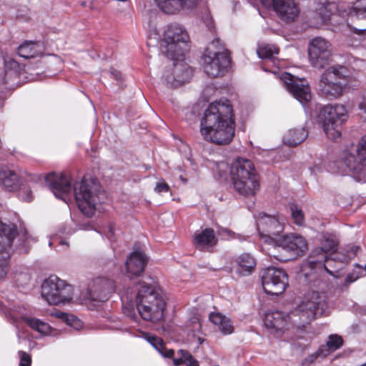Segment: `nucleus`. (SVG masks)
Wrapping results in <instances>:
<instances>
[{
	"mask_svg": "<svg viewBox=\"0 0 366 366\" xmlns=\"http://www.w3.org/2000/svg\"><path fill=\"white\" fill-rule=\"evenodd\" d=\"M234 132L233 109L229 101L211 103L200 122V133L204 139L217 145H227L233 139Z\"/></svg>",
	"mask_w": 366,
	"mask_h": 366,
	"instance_id": "f257e3e1",
	"label": "nucleus"
},
{
	"mask_svg": "<svg viewBox=\"0 0 366 366\" xmlns=\"http://www.w3.org/2000/svg\"><path fill=\"white\" fill-rule=\"evenodd\" d=\"M135 303L138 312L144 320L158 322L164 319L167 298L159 285L140 282Z\"/></svg>",
	"mask_w": 366,
	"mask_h": 366,
	"instance_id": "f03ea898",
	"label": "nucleus"
},
{
	"mask_svg": "<svg viewBox=\"0 0 366 366\" xmlns=\"http://www.w3.org/2000/svg\"><path fill=\"white\" fill-rule=\"evenodd\" d=\"M229 174L233 188L238 194L249 197L259 190V174L251 160L237 158L231 164Z\"/></svg>",
	"mask_w": 366,
	"mask_h": 366,
	"instance_id": "7ed1b4c3",
	"label": "nucleus"
},
{
	"mask_svg": "<svg viewBox=\"0 0 366 366\" xmlns=\"http://www.w3.org/2000/svg\"><path fill=\"white\" fill-rule=\"evenodd\" d=\"M189 39L187 31L181 25L171 24L164 31L160 44L161 51L168 59L177 60L188 49Z\"/></svg>",
	"mask_w": 366,
	"mask_h": 366,
	"instance_id": "20e7f679",
	"label": "nucleus"
},
{
	"mask_svg": "<svg viewBox=\"0 0 366 366\" xmlns=\"http://www.w3.org/2000/svg\"><path fill=\"white\" fill-rule=\"evenodd\" d=\"M74 197L81 212L92 217L96 210V204L100 200V185L95 180L82 179L74 186Z\"/></svg>",
	"mask_w": 366,
	"mask_h": 366,
	"instance_id": "39448f33",
	"label": "nucleus"
},
{
	"mask_svg": "<svg viewBox=\"0 0 366 366\" xmlns=\"http://www.w3.org/2000/svg\"><path fill=\"white\" fill-rule=\"evenodd\" d=\"M271 255L281 262H287L303 255L308 246L305 239L300 235H284L274 241Z\"/></svg>",
	"mask_w": 366,
	"mask_h": 366,
	"instance_id": "423d86ee",
	"label": "nucleus"
},
{
	"mask_svg": "<svg viewBox=\"0 0 366 366\" xmlns=\"http://www.w3.org/2000/svg\"><path fill=\"white\" fill-rule=\"evenodd\" d=\"M219 39L212 41L203 55V69L204 72L211 77L223 75L225 69L230 64V57L227 49L218 46Z\"/></svg>",
	"mask_w": 366,
	"mask_h": 366,
	"instance_id": "0eeeda50",
	"label": "nucleus"
},
{
	"mask_svg": "<svg viewBox=\"0 0 366 366\" xmlns=\"http://www.w3.org/2000/svg\"><path fill=\"white\" fill-rule=\"evenodd\" d=\"M347 117V112L342 104L327 105L321 109L320 121L329 139L336 140L340 137L342 125Z\"/></svg>",
	"mask_w": 366,
	"mask_h": 366,
	"instance_id": "6e6552de",
	"label": "nucleus"
},
{
	"mask_svg": "<svg viewBox=\"0 0 366 366\" xmlns=\"http://www.w3.org/2000/svg\"><path fill=\"white\" fill-rule=\"evenodd\" d=\"M327 297L317 292L308 293L297 307L294 317L299 316L302 325L308 324L316 316L328 315Z\"/></svg>",
	"mask_w": 366,
	"mask_h": 366,
	"instance_id": "1a4fd4ad",
	"label": "nucleus"
},
{
	"mask_svg": "<svg viewBox=\"0 0 366 366\" xmlns=\"http://www.w3.org/2000/svg\"><path fill=\"white\" fill-rule=\"evenodd\" d=\"M41 294L49 305H64L72 300L73 287L58 277L51 275L43 282Z\"/></svg>",
	"mask_w": 366,
	"mask_h": 366,
	"instance_id": "9d476101",
	"label": "nucleus"
},
{
	"mask_svg": "<svg viewBox=\"0 0 366 366\" xmlns=\"http://www.w3.org/2000/svg\"><path fill=\"white\" fill-rule=\"evenodd\" d=\"M346 69L344 66H330L321 76L319 88L322 95L326 98L332 99L342 94L343 87L338 79L344 78L346 75Z\"/></svg>",
	"mask_w": 366,
	"mask_h": 366,
	"instance_id": "9b49d317",
	"label": "nucleus"
},
{
	"mask_svg": "<svg viewBox=\"0 0 366 366\" xmlns=\"http://www.w3.org/2000/svg\"><path fill=\"white\" fill-rule=\"evenodd\" d=\"M262 284L265 293L277 296L289 285L288 275L282 269L269 267L263 271Z\"/></svg>",
	"mask_w": 366,
	"mask_h": 366,
	"instance_id": "f8f14e48",
	"label": "nucleus"
},
{
	"mask_svg": "<svg viewBox=\"0 0 366 366\" xmlns=\"http://www.w3.org/2000/svg\"><path fill=\"white\" fill-rule=\"evenodd\" d=\"M16 234L14 225L0 221V280L4 279L9 272L10 251Z\"/></svg>",
	"mask_w": 366,
	"mask_h": 366,
	"instance_id": "ddd939ff",
	"label": "nucleus"
},
{
	"mask_svg": "<svg viewBox=\"0 0 366 366\" xmlns=\"http://www.w3.org/2000/svg\"><path fill=\"white\" fill-rule=\"evenodd\" d=\"M308 54L312 66L317 69H322L330 60L332 46L323 38H314L310 42Z\"/></svg>",
	"mask_w": 366,
	"mask_h": 366,
	"instance_id": "4468645a",
	"label": "nucleus"
},
{
	"mask_svg": "<svg viewBox=\"0 0 366 366\" xmlns=\"http://www.w3.org/2000/svg\"><path fill=\"white\" fill-rule=\"evenodd\" d=\"M280 79L289 92L301 104H306L311 100V89L307 79L298 78L287 72L282 73Z\"/></svg>",
	"mask_w": 366,
	"mask_h": 366,
	"instance_id": "2eb2a0df",
	"label": "nucleus"
},
{
	"mask_svg": "<svg viewBox=\"0 0 366 366\" xmlns=\"http://www.w3.org/2000/svg\"><path fill=\"white\" fill-rule=\"evenodd\" d=\"M45 181L56 197L67 202L71 191V180L68 175L51 173L46 177Z\"/></svg>",
	"mask_w": 366,
	"mask_h": 366,
	"instance_id": "dca6fc26",
	"label": "nucleus"
},
{
	"mask_svg": "<svg viewBox=\"0 0 366 366\" xmlns=\"http://www.w3.org/2000/svg\"><path fill=\"white\" fill-rule=\"evenodd\" d=\"M257 228L260 235L271 239L274 244L276 240L274 237L283 231V225L279 218L260 213L257 219Z\"/></svg>",
	"mask_w": 366,
	"mask_h": 366,
	"instance_id": "f3484780",
	"label": "nucleus"
},
{
	"mask_svg": "<svg viewBox=\"0 0 366 366\" xmlns=\"http://www.w3.org/2000/svg\"><path fill=\"white\" fill-rule=\"evenodd\" d=\"M343 163L347 169L354 172L358 173L366 169V136L360 142L356 149V155L346 154Z\"/></svg>",
	"mask_w": 366,
	"mask_h": 366,
	"instance_id": "a211bd4d",
	"label": "nucleus"
},
{
	"mask_svg": "<svg viewBox=\"0 0 366 366\" xmlns=\"http://www.w3.org/2000/svg\"><path fill=\"white\" fill-rule=\"evenodd\" d=\"M24 67L18 61L11 57H5L4 59V71L0 72V85L8 84L11 86L17 85Z\"/></svg>",
	"mask_w": 366,
	"mask_h": 366,
	"instance_id": "6ab92c4d",
	"label": "nucleus"
},
{
	"mask_svg": "<svg viewBox=\"0 0 366 366\" xmlns=\"http://www.w3.org/2000/svg\"><path fill=\"white\" fill-rule=\"evenodd\" d=\"M147 256L140 251H134L127 257L125 268L129 278L139 277L147 264Z\"/></svg>",
	"mask_w": 366,
	"mask_h": 366,
	"instance_id": "aec40b11",
	"label": "nucleus"
},
{
	"mask_svg": "<svg viewBox=\"0 0 366 366\" xmlns=\"http://www.w3.org/2000/svg\"><path fill=\"white\" fill-rule=\"evenodd\" d=\"M272 8L279 17L287 22L294 21L300 12L294 0H274Z\"/></svg>",
	"mask_w": 366,
	"mask_h": 366,
	"instance_id": "412c9836",
	"label": "nucleus"
},
{
	"mask_svg": "<svg viewBox=\"0 0 366 366\" xmlns=\"http://www.w3.org/2000/svg\"><path fill=\"white\" fill-rule=\"evenodd\" d=\"M292 317L282 311H269L264 315V325L276 332L283 331L288 326Z\"/></svg>",
	"mask_w": 366,
	"mask_h": 366,
	"instance_id": "4be33fe9",
	"label": "nucleus"
},
{
	"mask_svg": "<svg viewBox=\"0 0 366 366\" xmlns=\"http://www.w3.org/2000/svg\"><path fill=\"white\" fill-rule=\"evenodd\" d=\"M114 288L115 285L112 280L107 278H98L94 282L90 297L94 301L105 302L109 299V295L114 292Z\"/></svg>",
	"mask_w": 366,
	"mask_h": 366,
	"instance_id": "5701e85b",
	"label": "nucleus"
},
{
	"mask_svg": "<svg viewBox=\"0 0 366 366\" xmlns=\"http://www.w3.org/2000/svg\"><path fill=\"white\" fill-rule=\"evenodd\" d=\"M337 242L334 237L331 234H325L322 242V246L319 248L314 249L312 252L310 258L317 257V259L310 260L311 265L317 263L322 264L325 262L327 258V252H334L337 249Z\"/></svg>",
	"mask_w": 366,
	"mask_h": 366,
	"instance_id": "b1692460",
	"label": "nucleus"
},
{
	"mask_svg": "<svg viewBox=\"0 0 366 366\" xmlns=\"http://www.w3.org/2000/svg\"><path fill=\"white\" fill-rule=\"evenodd\" d=\"M158 7L168 14H176L180 10L193 9L197 0H155Z\"/></svg>",
	"mask_w": 366,
	"mask_h": 366,
	"instance_id": "393cba45",
	"label": "nucleus"
},
{
	"mask_svg": "<svg viewBox=\"0 0 366 366\" xmlns=\"http://www.w3.org/2000/svg\"><path fill=\"white\" fill-rule=\"evenodd\" d=\"M194 240L196 247L202 251H209L210 248L217 243L214 232L211 228H206L199 232H195Z\"/></svg>",
	"mask_w": 366,
	"mask_h": 366,
	"instance_id": "a878e982",
	"label": "nucleus"
},
{
	"mask_svg": "<svg viewBox=\"0 0 366 366\" xmlns=\"http://www.w3.org/2000/svg\"><path fill=\"white\" fill-rule=\"evenodd\" d=\"M173 76L167 77L168 83L177 86L188 81L192 76V71L189 66L183 63L174 64Z\"/></svg>",
	"mask_w": 366,
	"mask_h": 366,
	"instance_id": "bb28decb",
	"label": "nucleus"
},
{
	"mask_svg": "<svg viewBox=\"0 0 366 366\" xmlns=\"http://www.w3.org/2000/svg\"><path fill=\"white\" fill-rule=\"evenodd\" d=\"M235 263L237 265V273L242 276L252 274L256 266L254 258L249 253H243L238 256L235 259Z\"/></svg>",
	"mask_w": 366,
	"mask_h": 366,
	"instance_id": "cd10ccee",
	"label": "nucleus"
},
{
	"mask_svg": "<svg viewBox=\"0 0 366 366\" xmlns=\"http://www.w3.org/2000/svg\"><path fill=\"white\" fill-rule=\"evenodd\" d=\"M308 132L303 127L289 129L283 137V142L290 147H296L307 137Z\"/></svg>",
	"mask_w": 366,
	"mask_h": 366,
	"instance_id": "c85d7f7f",
	"label": "nucleus"
},
{
	"mask_svg": "<svg viewBox=\"0 0 366 366\" xmlns=\"http://www.w3.org/2000/svg\"><path fill=\"white\" fill-rule=\"evenodd\" d=\"M42 53V44L37 41H25L18 47L19 55L24 59L34 58Z\"/></svg>",
	"mask_w": 366,
	"mask_h": 366,
	"instance_id": "c756f323",
	"label": "nucleus"
},
{
	"mask_svg": "<svg viewBox=\"0 0 366 366\" xmlns=\"http://www.w3.org/2000/svg\"><path fill=\"white\" fill-rule=\"evenodd\" d=\"M19 184L18 174L6 168L0 169V184L8 190H14Z\"/></svg>",
	"mask_w": 366,
	"mask_h": 366,
	"instance_id": "7c9ffc66",
	"label": "nucleus"
},
{
	"mask_svg": "<svg viewBox=\"0 0 366 366\" xmlns=\"http://www.w3.org/2000/svg\"><path fill=\"white\" fill-rule=\"evenodd\" d=\"M209 320L212 323L219 326V330L224 335H229L233 332L234 327L231 320L221 313L212 312L209 315Z\"/></svg>",
	"mask_w": 366,
	"mask_h": 366,
	"instance_id": "2f4dec72",
	"label": "nucleus"
},
{
	"mask_svg": "<svg viewBox=\"0 0 366 366\" xmlns=\"http://www.w3.org/2000/svg\"><path fill=\"white\" fill-rule=\"evenodd\" d=\"M18 242L15 245L16 248L21 253L29 252L31 245L36 242V239L29 234L27 230L24 228L19 233Z\"/></svg>",
	"mask_w": 366,
	"mask_h": 366,
	"instance_id": "473e14b6",
	"label": "nucleus"
},
{
	"mask_svg": "<svg viewBox=\"0 0 366 366\" xmlns=\"http://www.w3.org/2000/svg\"><path fill=\"white\" fill-rule=\"evenodd\" d=\"M348 15L358 19H366V0H357L348 7Z\"/></svg>",
	"mask_w": 366,
	"mask_h": 366,
	"instance_id": "72a5a7b5",
	"label": "nucleus"
},
{
	"mask_svg": "<svg viewBox=\"0 0 366 366\" xmlns=\"http://www.w3.org/2000/svg\"><path fill=\"white\" fill-rule=\"evenodd\" d=\"M26 322L30 327L42 335H48L51 330V327L49 324L39 319L26 318Z\"/></svg>",
	"mask_w": 366,
	"mask_h": 366,
	"instance_id": "f704fd0d",
	"label": "nucleus"
},
{
	"mask_svg": "<svg viewBox=\"0 0 366 366\" xmlns=\"http://www.w3.org/2000/svg\"><path fill=\"white\" fill-rule=\"evenodd\" d=\"M257 52L261 59H272L274 56L279 53V49L274 45L266 44L259 46Z\"/></svg>",
	"mask_w": 366,
	"mask_h": 366,
	"instance_id": "c9c22d12",
	"label": "nucleus"
},
{
	"mask_svg": "<svg viewBox=\"0 0 366 366\" xmlns=\"http://www.w3.org/2000/svg\"><path fill=\"white\" fill-rule=\"evenodd\" d=\"M14 281L18 287L26 286L31 280V274L28 269L16 270L14 275Z\"/></svg>",
	"mask_w": 366,
	"mask_h": 366,
	"instance_id": "e433bc0d",
	"label": "nucleus"
},
{
	"mask_svg": "<svg viewBox=\"0 0 366 366\" xmlns=\"http://www.w3.org/2000/svg\"><path fill=\"white\" fill-rule=\"evenodd\" d=\"M343 344V340L341 337L337 335H331L325 345L320 347H324L325 352H328V355L337 350H338Z\"/></svg>",
	"mask_w": 366,
	"mask_h": 366,
	"instance_id": "4c0bfd02",
	"label": "nucleus"
},
{
	"mask_svg": "<svg viewBox=\"0 0 366 366\" xmlns=\"http://www.w3.org/2000/svg\"><path fill=\"white\" fill-rule=\"evenodd\" d=\"M328 355V352L324 351V347H320L319 350L308 355L302 361V366H310L318 357H325Z\"/></svg>",
	"mask_w": 366,
	"mask_h": 366,
	"instance_id": "58836bf2",
	"label": "nucleus"
},
{
	"mask_svg": "<svg viewBox=\"0 0 366 366\" xmlns=\"http://www.w3.org/2000/svg\"><path fill=\"white\" fill-rule=\"evenodd\" d=\"M291 214L296 224L301 226L304 223V215L301 209L296 206L291 207Z\"/></svg>",
	"mask_w": 366,
	"mask_h": 366,
	"instance_id": "ea45409f",
	"label": "nucleus"
},
{
	"mask_svg": "<svg viewBox=\"0 0 366 366\" xmlns=\"http://www.w3.org/2000/svg\"><path fill=\"white\" fill-rule=\"evenodd\" d=\"M61 317L64 318L67 325L73 327L76 330H77L79 327L81 326V322L80 320L75 316L72 315H68L66 313H62Z\"/></svg>",
	"mask_w": 366,
	"mask_h": 366,
	"instance_id": "a19ab883",
	"label": "nucleus"
},
{
	"mask_svg": "<svg viewBox=\"0 0 366 366\" xmlns=\"http://www.w3.org/2000/svg\"><path fill=\"white\" fill-rule=\"evenodd\" d=\"M178 354L182 355V357H184V362L187 366H199L198 361L188 351L179 350Z\"/></svg>",
	"mask_w": 366,
	"mask_h": 366,
	"instance_id": "79ce46f5",
	"label": "nucleus"
},
{
	"mask_svg": "<svg viewBox=\"0 0 366 366\" xmlns=\"http://www.w3.org/2000/svg\"><path fill=\"white\" fill-rule=\"evenodd\" d=\"M148 340L153 345V347L159 352H162V350L165 349V346L162 339L156 336H152L149 337Z\"/></svg>",
	"mask_w": 366,
	"mask_h": 366,
	"instance_id": "37998d69",
	"label": "nucleus"
},
{
	"mask_svg": "<svg viewBox=\"0 0 366 366\" xmlns=\"http://www.w3.org/2000/svg\"><path fill=\"white\" fill-rule=\"evenodd\" d=\"M19 355L20 358L19 366H31V356L24 351H19Z\"/></svg>",
	"mask_w": 366,
	"mask_h": 366,
	"instance_id": "c03bdc74",
	"label": "nucleus"
},
{
	"mask_svg": "<svg viewBox=\"0 0 366 366\" xmlns=\"http://www.w3.org/2000/svg\"><path fill=\"white\" fill-rule=\"evenodd\" d=\"M169 190V185L164 181L158 182L154 187V191L157 193L167 192Z\"/></svg>",
	"mask_w": 366,
	"mask_h": 366,
	"instance_id": "a18cd8bd",
	"label": "nucleus"
},
{
	"mask_svg": "<svg viewBox=\"0 0 366 366\" xmlns=\"http://www.w3.org/2000/svg\"><path fill=\"white\" fill-rule=\"evenodd\" d=\"M20 197L24 201L29 202L32 200V194L30 190L22 189L20 191Z\"/></svg>",
	"mask_w": 366,
	"mask_h": 366,
	"instance_id": "49530a36",
	"label": "nucleus"
},
{
	"mask_svg": "<svg viewBox=\"0 0 366 366\" xmlns=\"http://www.w3.org/2000/svg\"><path fill=\"white\" fill-rule=\"evenodd\" d=\"M202 20L209 30L214 28V22L209 14L207 13L205 16L202 17Z\"/></svg>",
	"mask_w": 366,
	"mask_h": 366,
	"instance_id": "de8ad7c7",
	"label": "nucleus"
},
{
	"mask_svg": "<svg viewBox=\"0 0 366 366\" xmlns=\"http://www.w3.org/2000/svg\"><path fill=\"white\" fill-rule=\"evenodd\" d=\"M220 235L224 237L234 238L235 234L232 231L227 228H222L219 231Z\"/></svg>",
	"mask_w": 366,
	"mask_h": 366,
	"instance_id": "09e8293b",
	"label": "nucleus"
},
{
	"mask_svg": "<svg viewBox=\"0 0 366 366\" xmlns=\"http://www.w3.org/2000/svg\"><path fill=\"white\" fill-rule=\"evenodd\" d=\"M105 233H106V236L107 237L108 239H112V237L114 235V225L112 224H109L107 226V231L105 232Z\"/></svg>",
	"mask_w": 366,
	"mask_h": 366,
	"instance_id": "8fccbe9b",
	"label": "nucleus"
},
{
	"mask_svg": "<svg viewBox=\"0 0 366 366\" xmlns=\"http://www.w3.org/2000/svg\"><path fill=\"white\" fill-rule=\"evenodd\" d=\"M217 169L219 170V172H221L222 171V172H225L227 169V164L224 162H219L217 164ZM225 174V172H223L222 174V173H219V176L220 177H223L224 175Z\"/></svg>",
	"mask_w": 366,
	"mask_h": 366,
	"instance_id": "3c124183",
	"label": "nucleus"
},
{
	"mask_svg": "<svg viewBox=\"0 0 366 366\" xmlns=\"http://www.w3.org/2000/svg\"><path fill=\"white\" fill-rule=\"evenodd\" d=\"M160 354H162L165 357H172L174 354V351L172 349H165L162 350V352H159Z\"/></svg>",
	"mask_w": 366,
	"mask_h": 366,
	"instance_id": "603ef678",
	"label": "nucleus"
},
{
	"mask_svg": "<svg viewBox=\"0 0 366 366\" xmlns=\"http://www.w3.org/2000/svg\"><path fill=\"white\" fill-rule=\"evenodd\" d=\"M179 358H174L173 360V362L176 366H179L182 365L183 362H184V357H182V355L179 354Z\"/></svg>",
	"mask_w": 366,
	"mask_h": 366,
	"instance_id": "864d4df0",
	"label": "nucleus"
},
{
	"mask_svg": "<svg viewBox=\"0 0 366 366\" xmlns=\"http://www.w3.org/2000/svg\"><path fill=\"white\" fill-rule=\"evenodd\" d=\"M263 5L267 7L272 6L274 3V0H259Z\"/></svg>",
	"mask_w": 366,
	"mask_h": 366,
	"instance_id": "5fc2aeb1",
	"label": "nucleus"
},
{
	"mask_svg": "<svg viewBox=\"0 0 366 366\" xmlns=\"http://www.w3.org/2000/svg\"><path fill=\"white\" fill-rule=\"evenodd\" d=\"M111 74L114 76V78H115L117 80H120L121 79V73L117 70H114V71H112L111 72Z\"/></svg>",
	"mask_w": 366,
	"mask_h": 366,
	"instance_id": "6e6d98bb",
	"label": "nucleus"
},
{
	"mask_svg": "<svg viewBox=\"0 0 366 366\" xmlns=\"http://www.w3.org/2000/svg\"><path fill=\"white\" fill-rule=\"evenodd\" d=\"M359 109L360 110H364V112L366 114V99L359 104Z\"/></svg>",
	"mask_w": 366,
	"mask_h": 366,
	"instance_id": "4d7b16f0",
	"label": "nucleus"
},
{
	"mask_svg": "<svg viewBox=\"0 0 366 366\" xmlns=\"http://www.w3.org/2000/svg\"><path fill=\"white\" fill-rule=\"evenodd\" d=\"M60 244H61V245H66V246H68L67 242H66V241H63V240L60 242Z\"/></svg>",
	"mask_w": 366,
	"mask_h": 366,
	"instance_id": "13d9d810",
	"label": "nucleus"
},
{
	"mask_svg": "<svg viewBox=\"0 0 366 366\" xmlns=\"http://www.w3.org/2000/svg\"><path fill=\"white\" fill-rule=\"evenodd\" d=\"M362 31H366V27L361 29Z\"/></svg>",
	"mask_w": 366,
	"mask_h": 366,
	"instance_id": "bf43d9fd",
	"label": "nucleus"
},
{
	"mask_svg": "<svg viewBox=\"0 0 366 366\" xmlns=\"http://www.w3.org/2000/svg\"><path fill=\"white\" fill-rule=\"evenodd\" d=\"M365 269L366 270V264H365Z\"/></svg>",
	"mask_w": 366,
	"mask_h": 366,
	"instance_id": "052dcab7",
	"label": "nucleus"
}]
</instances>
